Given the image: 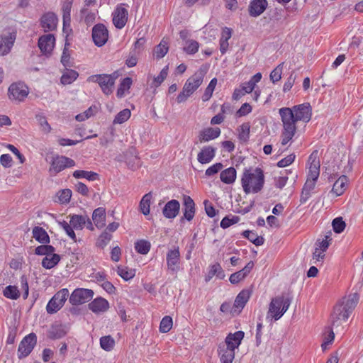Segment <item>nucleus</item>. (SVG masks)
Wrapping results in <instances>:
<instances>
[{
  "mask_svg": "<svg viewBox=\"0 0 363 363\" xmlns=\"http://www.w3.org/2000/svg\"><path fill=\"white\" fill-rule=\"evenodd\" d=\"M283 123L281 132V145H286L294 136L296 131V123H308L312 116V108L309 103L294 106L292 108L284 107L279 110Z\"/></svg>",
  "mask_w": 363,
  "mask_h": 363,
  "instance_id": "nucleus-1",
  "label": "nucleus"
},
{
  "mask_svg": "<svg viewBox=\"0 0 363 363\" xmlns=\"http://www.w3.org/2000/svg\"><path fill=\"white\" fill-rule=\"evenodd\" d=\"M359 299L357 293L350 294L340 299L333 308L330 315V328L338 329L348 320Z\"/></svg>",
  "mask_w": 363,
  "mask_h": 363,
  "instance_id": "nucleus-2",
  "label": "nucleus"
},
{
  "mask_svg": "<svg viewBox=\"0 0 363 363\" xmlns=\"http://www.w3.org/2000/svg\"><path fill=\"white\" fill-rule=\"evenodd\" d=\"M310 164L306 182L302 189L300 202L305 203L311 197V191L314 189L316 181L320 174V160L318 156V151H313L308 158Z\"/></svg>",
  "mask_w": 363,
  "mask_h": 363,
  "instance_id": "nucleus-3",
  "label": "nucleus"
},
{
  "mask_svg": "<svg viewBox=\"0 0 363 363\" xmlns=\"http://www.w3.org/2000/svg\"><path fill=\"white\" fill-rule=\"evenodd\" d=\"M242 186L246 194L257 193L261 191L264 182L263 171L260 168H256L252 172L245 170L242 179Z\"/></svg>",
  "mask_w": 363,
  "mask_h": 363,
  "instance_id": "nucleus-4",
  "label": "nucleus"
},
{
  "mask_svg": "<svg viewBox=\"0 0 363 363\" xmlns=\"http://www.w3.org/2000/svg\"><path fill=\"white\" fill-rule=\"evenodd\" d=\"M205 74L206 70L201 67L186 80L182 91L177 98V103L184 102L201 86Z\"/></svg>",
  "mask_w": 363,
  "mask_h": 363,
  "instance_id": "nucleus-5",
  "label": "nucleus"
},
{
  "mask_svg": "<svg viewBox=\"0 0 363 363\" xmlns=\"http://www.w3.org/2000/svg\"><path fill=\"white\" fill-rule=\"evenodd\" d=\"M291 303V298L284 295L273 298L269 305L267 318H270L274 320H279L287 311Z\"/></svg>",
  "mask_w": 363,
  "mask_h": 363,
  "instance_id": "nucleus-6",
  "label": "nucleus"
},
{
  "mask_svg": "<svg viewBox=\"0 0 363 363\" xmlns=\"http://www.w3.org/2000/svg\"><path fill=\"white\" fill-rule=\"evenodd\" d=\"M117 78L116 73L112 74H96L89 77L88 80L97 82L100 86L102 91L106 95H109L113 92L115 81Z\"/></svg>",
  "mask_w": 363,
  "mask_h": 363,
  "instance_id": "nucleus-7",
  "label": "nucleus"
},
{
  "mask_svg": "<svg viewBox=\"0 0 363 363\" xmlns=\"http://www.w3.org/2000/svg\"><path fill=\"white\" fill-rule=\"evenodd\" d=\"M69 296V291L67 289H62L57 292L54 296L49 301L46 310L50 314H52L58 311L65 304Z\"/></svg>",
  "mask_w": 363,
  "mask_h": 363,
  "instance_id": "nucleus-8",
  "label": "nucleus"
},
{
  "mask_svg": "<svg viewBox=\"0 0 363 363\" xmlns=\"http://www.w3.org/2000/svg\"><path fill=\"white\" fill-rule=\"evenodd\" d=\"M75 165V162L65 156L54 157L50 163L49 172L50 175L55 176L57 173L67 167H72Z\"/></svg>",
  "mask_w": 363,
  "mask_h": 363,
  "instance_id": "nucleus-9",
  "label": "nucleus"
},
{
  "mask_svg": "<svg viewBox=\"0 0 363 363\" xmlns=\"http://www.w3.org/2000/svg\"><path fill=\"white\" fill-rule=\"evenodd\" d=\"M94 296L91 289L79 288L73 291L69 296V301L72 305L76 306L89 302Z\"/></svg>",
  "mask_w": 363,
  "mask_h": 363,
  "instance_id": "nucleus-10",
  "label": "nucleus"
},
{
  "mask_svg": "<svg viewBox=\"0 0 363 363\" xmlns=\"http://www.w3.org/2000/svg\"><path fill=\"white\" fill-rule=\"evenodd\" d=\"M37 337L35 333H30L26 336L20 342L18 349V357L20 359L27 357L33 350L36 345Z\"/></svg>",
  "mask_w": 363,
  "mask_h": 363,
  "instance_id": "nucleus-11",
  "label": "nucleus"
},
{
  "mask_svg": "<svg viewBox=\"0 0 363 363\" xmlns=\"http://www.w3.org/2000/svg\"><path fill=\"white\" fill-rule=\"evenodd\" d=\"M91 35L94 44L98 47H101L108 40V31L104 24L98 23L93 27Z\"/></svg>",
  "mask_w": 363,
  "mask_h": 363,
  "instance_id": "nucleus-12",
  "label": "nucleus"
},
{
  "mask_svg": "<svg viewBox=\"0 0 363 363\" xmlns=\"http://www.w3.org/2000/svg\"><path fill=\"white\" fill-rule=\"evenodd\" d=\"M16 38V32H6L0 36V55L9 54Z\"/></svg>",
  "mask_w": 363,
  "mask_h": 363,
  "instance_id": "nucleus-13",
  "label": "nucleus"
},
{
  "mask_svg": "<svg viewBox=\"0 0 363 363\" xmlns=\"http://www.w3.org/2000/svg\"><path fill=\"white\" fill-rule=\"evenodd\" d=\"M180 252L178 246L169 249L167 253V265L169 270L177 272L179 270Z\"/></svg>",
  "mask_w": 363,
  "mask_h": 363,
  "instance_id": "nucleus-14",
  "label": "nucleus"
},
{
  "mask_svg": "<svg viewBox=\"0 0 363 363\" xmlns=\"http://www.w3.org/2000/svg\"><path fill=\"white\" fill-rule=\"evenodd\" d=\"M69 223L75 230H82L84 227L90 230H94L92 222L86 215L74 214L70 216Z\"/></svg>",
  "mask_w": 363,
  "mask_h": 363,
  "instance_id": "nucleus-15",
  "label": "nucleus"
},
{
  "mask_svg": "<svg viewBox=\"0 0 363 363\" xmlns=\"http://www.w3.org/2000/svg\"><path fill=\"white\" fill-rule=\"evenodd\" d=\"M28 94V87L23 84H12L9 88V97L10 99L21 101Z\"/></svg>",
  "mask_w": 363,
  "mask_h": 363,
  "instance_id": "nucleus-16",
  "label": "nucleus"
},
{
  "mask_svg": "<svg viewBox=\"0 0 363 363\" xmlns=\"http://www.w3.org/2000/svg\"><path fill=\"white\" fill-rule=\"evenodd\" d=\"M128 10L121 5L117 6L113 13V23L118 28H123L128 21Z\"/></svg>",
  "mask_w": 363,
  "mask_h": 363,
  "instance_id": "nucleus-17",
  "label": "nucleus"
},
{
  "mask_svg": "<svg viewBox=\"0 0 363 363\" xmlns=\"http://www.w3.org/2000/svg\"><path fill=\"white\" fill-rule=\"evenodd\" d=\"M55 43V38L52 34L42 35L38 40V47L44 55L50 54Z\"/></svg>",
  "mask_w": 363,
  "mask_h": 363,
  "instance_id": "nucleus-18",
  "label": "nucleus"
},
{
  "mask_svg": "<svg viewBox=\"0 0 363 363\" xmlns=\"http://www.w3.org/2000/svg\"><path fill=\"white\" fill-rule=\"evenodd\" d=\"M57 17L52 12L45 13L40 18V24L45 32L52 31L56 29Z\"/></svg>",
  "mask_w": 363,
  "mask_h": 363,
  "instance_id": "nucleus-19",
  "label": "nucleus"
},
{
  "mask_svg": "<svg viewBox=\"0 0 363 363\" xmlns=\"http://www.w3.org/2000/svg\"><path fill=\"white\" fill-rule=\"evenodd\" d=\"M244 332L237 331L233 334H229L225 338V344L221 346H225V349L232 350L235 352V350L239 347L242 340L244 337Z\"/></svg>",
  "mask_w": 363,
  "mask_h": 363,
  "instance_id": "nucleus-20",
  "label": "nucleus"
},
{
  "mask_svg": "<svg viewBox=\"0 0 363 363\" xmlns=\"http://www.w3.org/2000/svg\"><path fill=\"white\" fill-rule=\"evenodd\" d=\"M180 203L177 200L172 199L168 201L163 208V216L167 218H174L179 214Z\"/></svg>",
  "mask_w": 363,
  "mask_h": 363,
  "instance_id": "nucleus-21",
  "label": "nucleus"
},
{
  "mask_svg": "<svg viewBox=\"0 0 363 363\" xmlns=\"http://www.w3.org/2000/svg\"><path fill=\"white\" fill-rule=\"evenodd\" d=\"M266 0H253L249 6V13L251 16L257 17L261 15L267 6Z\"/></svg>",
  "mask_w": 363,
  "mask_h": 363,
  "instance_id": "nucleus-22",
  "label": "nucleus"
},
{
  "mask_svg": "<svg viewBox=\"0 0 363 363\" xmlns=\"http://www.w3.org/2000/svg\"><path fill=\"white\" fill-rule=\"evenodd\" d=\"M216 148L211 146L203 147L198 154L197 160L201 164L209 163L215 157Z\"/></svg>",
  "mask_w": 363,
  "mask_h": 363,
  "instance_id": "nucleus-23",
  "label": "nucleus"
},
{
  "mask_svg": "<svg viewBox=\"0 0 363 363\" xmlns=\"http://www.w3.org/2000/svg\"><path fill=\"white\" fill-rule=\"evenodd\" d=\"M220 134L219 128H208L199 133V139L200 143L208 142L217 138Z\"/></svg>",
  "mask_w": 363,
  "mask_h": 363,
  "instance_id": "nucleus-24",
  "label": "nucleus"
},
{
  "mask_svg": "<svg viewBox=\"0 0 363 363\" xmlns=\"http://www.w3.org/2000/svg\"><path fill=\"white\" fill-rule=\"evenodd\" d=\"M184 217L189 221L191 220L195 214V203L194 200L189 196L184 195Z\"/></svg>",
  "mask_w": 363,
  "mask_h": 363,
  "instance_id": "nucleus-25",
  "label": "nucleus"
},
{
  "mask_svg": "<svg viewBox=\"0 0 363 363\" xmlns=\"http://www.w3.org/2000/svg\"><path fill=\"white\" fill-rule=\"evenodd\" d=\"M89 309L95 313L106 311L109 308L108 302L103 298H96L89 303Z\"/></svg>",
  "mask_w": 363,
  "mask_h": 363,
  "instance_id": "nucleus-26",
  "label": "nucleus"
},
{
  "mask_svg": "<svg viewBox=\"0 0 363 363\" xmlns=\"http://www.w3.org/2000/svg\"><path fill=\"white\" fill-rule=\"evenodd\" d=\"M72 6V0H65L62 5V20L63 30H65L70 27L71 23V9Z\"/></svg>",
  "mask_w": 363,
  "mask_h": 363,
  "instance_id": "nucleus-27",
  "label": "nucleus"
},
{
  "mask_svg": "<svg viewBox=\"0 0 363 363\" xmlns=\"http://www.w3.org/2000/svg\"><path fill=\"white\" fill-rule=\"evenodd\" d=\"M92 220L98 228H102L106 225V211L102 207L95 209L92 214Z\"/></svg>",
  "mask_w": 363,
  "mask_h": 363,
  "instance_id": "nucleus-28",
  "label": "nucleus"
},
{
  "mask_svg": "<svg viewBox=\"0 0 363 363\" xmlns=\"http://www.w3.org/2000/svg\"><path fill=\"white\" fill-rule=\"evenodd\" d=\"M251 295V291L248 289L242 290L236 296L234 302V308L239 309V313L245 307Z\"/></svg>",
  "mask_w": 363,
  "mask_h": 363,
  "instance_id": "nucleus-29",
  "label": "nucleus"
},
{
  "mask_svg": "<svg viewBox=\"0 0 363 363\" xmlns=\"http://www.w3.org/2000/svg\"><path fill=\"white\" fill-rule=\"evenodd\" d=\"M348 179L345 175H342L335 181L333 184L332 192L337 196L342 195L346 190Z\"/></svg>",
  "mask_w": 363,
  "mask_h": 363,
  "instance_id": "nucleus-30",
  "label": "nucleus"
},
{
  "mask_svg": "<svg viewBox=\"0 0 363 363\" xmlns=\"http://www.w3.org/2000/svg\"><path fill=\"white\" fill-rule=\"evenodd\" d=\"M220 180L225 184H233L236 179V170L234 167H229L222 171L220 174Z\"/></svg>",
  "mask_w": 363,
  "mask_h": 363,
  "instance_id": "nucleus-31",
  "label": "nucleus"
},
{
  "mask_svg": "<svg viewBox=\"0 0 363 363\" xmlns=\"http://www.w3.org/2000/svg\"><path fill=\"white\" fill-rule=\"evenodd\" d=\"M215 275L220 279H223L225 277L223 270L218 263H216L210 267L208 274L205 277L206 281H209Z\"/></svg>",
  "mask_w": 363,
  "mask_h": 363,
  "instance_id": "nucleus-32",
  "label": "nucleus"
},
{
  "mask_svg": "<svg viewBox=\"0 0 363 363\" xmlns=\"http://www.w3.org/2000/svg\"><path fill=\"white\" fill-rule=\"evenodd\" d=\"M218 353L220 356L221 363H232L235 358V352L232 350L225 349V346H219Z\"/></svg>",
  "mask_w": 363,
  "mask_h": 363,
  "instance_id": "nucleus-33",
  "label": "nucleus"
},
{
  "mask_svg": "<svg viewBox=\"0 0 363 363\" xmlns=\"http://www.w3.org/2000/svg\"><path fill=\"white\" fill-rule=\"evenodd\" d=\"M33 238L40 243H48L50 238L47 232L41 227H35L33 229Z\"/></svg>",
  "mask_w": 363,
  "mask_h": 363,
  "instance_id": "nucleus-34",
  "label": "nucleus"
},
{
  "mask_svg": "<svg viewBox=\"0 0 363 363\" xmlns=\"http://www.w3.org/2000/svg\"><path fill=\"white\" fill-rule=\"evenodd\" d=\"M73 177L76 179L85 178L89 181L99 179V174L91 171L76 170L73 172Z\"/></svg>",
  "mask_w": 363,
  "mask_h": 363,
  "instance_id": "nucleus-35",
  "label": "nucleus"
},
{
  "mask_svg": "<svg viewBox=\"0 0 363 363\" xmlns=\"http://www.w3.org/2000/svg\"><path fill=\"white\" fill-rule=\"evenodd\" d=\"M152 198V194L150 192V193L144 195L140 202V211L145 216H147L150 213V202H151Z\"/></svg>",
  "mask_w": 363,
  "mask_h": 363,
  "instance_id": "nucleus-36",
  "label": "nucleus"
},
{
  "mask_svg": "<svg viewBox=\"0 0 363 363\" xmlns=\"http://www.w3.org/2000/svg\"><path fill=\"white\" fill-rule=\"evenodd\" d=\"M168 50V42L163 38L160 43L155 48L154 55L157 59H161L167 53Z\"/></svg>",
  "mask_w": 363,
  "mask_h": 363,
  "instance_id": "nucleus-37",
  "label": "nucleus"
},
{
  "mask_svg": "<svg viewBox=\"0 0 363 363\" xmlns=\"http://www.w3.org/2000/svg\"><path fill=\"white\" fill-rule=\"evenodd\" d=\"M77 71L67 69L61 77V82L63 84H70L78 77Z\"/></svg>",
  "mask_w": 363,
  "mask_h": 363,
  "instance_id": "nucleus-38",
  "label": "nucleus"
},
{
  "mask_svg": "<svg viewBox=\"0 0 363 363\" xmlns=\"http://www.w3.org/2000/svg\"><path fill=\"white\" fill-rule=\"evenodd\" d=\"M244 238L248 239L250 242L255 244L256 246H260L264 243V238L261 236H258L256 233L250 230H245L242 233Z\"/></svg>",
  "mask_w": 363,
  "mask_h": 363,
  "instance_id": "nucleus-39",
  "label": "nucleus"
},
{
  "mask_svg": "<svg viewBox=\"0 0 363 363\" xmlns=\"http://www.w3.org/2000/svg\"><path fill=\"white\" fill-rule=\"evenodd\" d=\"M60 260V257L57 254H52V256L49 258L45 257L43 259L42 266L48 269H52L58 264Z\"/></svg>",
  "mask_w": 363,
  "mask_h": 363,
  "instance_id": "nucleus-40",
  "label": "nucleus"
},
{
  "mask_svg": "<svg viewBox=\"0 0 363 363\" xmlns=\"http://www.w3.org/2000/svg\"><path fill=\"white\" fill-rule=\"evenodd\" d=\"M3 294L5 297L16 300L20 297V292L17 286L9 285L7 286L3 291Z\"/></svg>",
  "mask_w": 363,
  "mask_h": 363,
  "instance_id": "nucleus-41",
  "label": "nucleus"
},
{
  "mask_svg": "<svg viewBox=\"0 0 363 363\" xmlns=\"http://www.w3.org/2000/svg\"><path fill=\"white\" fill-rule=\"evenodd\" d=\"M150 242L145 240H138L135 243V249L139 254L146 255L150 250Z\"/></svg>",
  "mask_w": 363,
  "mask_h": 363,
  "instance_id": "nucleus-42",
  "label": "nucleus"
},
{
  "mask_svg": "<svg viewBox=\"0 0 363 363\" xmlns=\"http://www.w3.org/2000/svg\"><path fill=\"white\" fill-rule=\"evenodd\" d=\"M100 345L103 350L111 351L115 345V340L111 335L104 336L100 338Z\"/></svg>",
  "mask_w": 363,
  "mask_h": 363,
  "instance_id": "nucleus-43",
  "label": "nucleus"
},
{
  "mask_svg": "<svg viewBox=\"0 0 363 363\" xmlns=\"http://www.w3.org/2000/svg\"><path fill=\"white\" fill-rule=\"evenodd\" d=\"M131 116V112L129 109L125 108L120 111L115 117L113 124H122L128 121Z\"/></svg>",
  "mask_w": 363,
  "mask_h": 363,
  "instance_id": "nucleus-44",
  "label": "nucleus"
},
{
  "mask_svg": "<svg viewBox=\"0 0 363 363\" xmlns=\"http://www.w3.org/2000/svg\"><path fill=\"white\" fill-rule=\"evenodd\" d=\"M199 44L194 40H186L183 48L184 51L189 55L195 54L198 52Z\"/></svg>",
  "mask_w": 363,
  "mask_h": 363,
  "instance_id": "nucleus-45",
  "label": "nucleus"
},
{
  "mask_svg": "<svg viewBox=\"0 0 363 363\" xmlns=\"http://www.w3.org/2000/svg\"><path fill=\"white\" fill-rule=\"evenodd\" d=\"M216 84H217V79L216 78L212 79L202 96L203 101H207L211 98Z\"/></svg>",
  "mask_w": 363,
  "mask_h": 363,
  "instance_id": "nucleus-46",
  "label": "nucleus"
},
{
  "mask_svg": "<svg viewBox=\"0 0 363 363\" xmlns=\"http://www.w3.org/2000/svg\"><path fill=\"white\" fill-rule=\"evenodd\" d=\"M250 126L249 123H245L242 124L238 129V138L242 142L247 141L250 137Z\"/></svg>",
  "mask_w": 363,
  "mask_h": 363,
  "instance_id": "nucleus-47",
  "label": "nucleus"
},
{
  "mask_svg": "<svg viewBox=\"0 0 363 363\" xmlns=\"http://www.w3.org/2000/svg\"><path fill=\"white\" fill-rule=\"evenodd\" d=\"M172 318L170 316H164L160 324V331L162 333H168L172 328Z\"/></svg>",
  "mask_w": 363,
  "mask_h": 363,
  "instance_id": "nucleus-48",
  "label": "nucleus"
},
{
  "mask_svg": "<svg viewBox=\"0 0 363 363\" xmlns=\"http://www.w3.org/2000/svg\"><path fill=\"white\" fill-rule=\"evenodd\" d=\"M331 233L330 232L328 235H325L324 238L321 240H318L315 242V247L319 248L320 250L325 252L328 248L330 242L332 241V238H330Z\"/></svg>",
  "mask_w": 363,
  "mask_h": 363,
  "instance_id": "nucleus-49",
  "label": "nucleus"
},
{
  "mask_svg": "<svg viewBox=\"0 0 363 363\" xmlns=\"http://www.w3.org/2000/svg\"><path fill=\"white\" fill-rule=\"evenodd\" d=\"M132 79L130 77L124 78L120 84L117 90V96L121 98L124 96L125 90L130 89Z\"/></svg>",
  "mask_w": 363,
  "mask_h": 363,
  "instance_id": "nucleus-50",
  "label": "nucleus"
},
{
  "mask_svg": "<svg viewBox=\"0 0 363 363\" xmlns=\"http://www.w3.org/2000/svg\"><path fill=\"white\" fill-rule=\"evenodd\" d=\"M117 273L125 281L132 279L135 276V270L128 269L127 267L121 266L118 267Z\"/></svg>",
  "mask_w": 363,
  "mask_h": 363,
  "instance_id": "nucleus-51",
  "label": "nucleus"
},
{
  "mask_svg": "<svg viewBox=\"0 0 363 363\" xmlns=\"http://www.w3.org/2000/svg\"><path fill=\"white\" fill-rule=\"evenodd\" d=\"M54 252L55 247L48 245H40L35 250V253L38 255H49L53 254Z\"/></svg>",
  "mask_w": 363,
  "mask_h": 363,
  "instance_id": "nucleus-52",
  "label": "nucleus"
},
{
  "mask_svg": "<svg viewBox=\"0 0 363 363\" xmlns=\"http://www.w3.org/2000/svg\"><path fill=\"white\" fill-rule=\"evenodd\" d=\"M60 226L66 232L67 235L74 241H76V235L73 230V227L67 221H59Z\"/></svg>",
  "mask_w": 363,
  "mask_h": 363,
  "instance_id": "nucleus-53",
  "label": "nucleus"
},
{
  "mask_svg": "<svg viewBox=\"0 0 363 363\" xmlns=\"http://www.w3.org/2000/svg\"><path fill=\"white\" fill-rule=\"evenodd\" d=\"M334 231L336 233H341L345 228L346 224L342 217H337L332 223Z\"/></svg>",
  "mask_w": 363,
  "mask_h": 363,
  "instance_id": "nucleus-54",
  "label": "nucleus"
},
{
  "mask_svg": "<svg viewBox=\"0 0 363 363\" xmlns=\"http://www.w3.org/2000/svg\"><path fill=\"white\" fill-rule=\"evenodd\" d=\"M284 62L279 64L270 74V79L273 83L279 82L281 78Z\"/></svg>",
  "mask_w": 363,
  "mask_h": 363,
  "instance_id": "nucleus-55",
  "label": "nucleus"
},
{
  "mask_svg": "<svg viewBox=\"0 0 363 363\" xmlns=\"http://www.w3.org/2000/svg\"><path fill=\"white\" fill-rule=\"evenodd\" d=\"M72 197V191L68 189L61 190L58 193V199L60 203H69Z\"/></svg>",
  "mask_w": 363,
  "mask_h": 363,
  "instance_id": "nucleus-56",
  "label": "nucleus"
},
{
  "mask_svg": "<svg viewBox=\"0 0 363 363\" xmlns=\"http://www.w3.org/2000/svg\"><path fill=\"white\" fill-rule=\"evenodd\" d=\"M240 220V218L236 216H233L231 218L226 216L223 218L220 222V227L223 228H227L231 225L237 223Z\"/></svg>",
  "mask_w": 363,
  "mask_h": 363,
  "instance_id": "nucleus-57",
  "label": "nucleus"
},
{
  "mask_svg": "<svg viewBox=\"0 0 363 363\" xmlns=\"http://www.w3.org/2000/svg\"><path fill=\"white\" fill-rule=\"evenodd\" d=\"M168 74V66L164 67L159 74V75L154 78V83L156 87L159 86L163 81L166 79Z\"/></svg>",
  "mask_w": 363,
  "mask_h": 363,
  "instance_id": "nucleus-58",
  "label": "nucleus"
},
{
  "mask_svg": "<svg viewBox=\"0 0 363 363\" xmlns=\"http://www.w3.org/2000/svg\"><path fill=\"white\" fill-rule=\"evenodd\" d=\"M111 235L107 232H104L99 237L97 245L99 247L104 248L111 240Z\"/></svg>",
  "mask_w": 363,
  "mask_h": 363,
  "instance_id": "nucleus-59",
  "label": "nucleus"
},
{
  "mask_svg": "<svg viewBox=\"0 0 363 363\" xmlns=\"http://www.w3.org/2000/svg\"><path fill=\"white\" fill-rule=\"evenodd\" d=\"M246 277L247 275L242 270H240L232 274L229 278V280L231 284H235L243 280Z\"/></svg>",
  "mask_w": 363,
  "mask_h": 363,
  "instance_id": "nucleus-60",
  "label": "nucleus"
},
{
  "mask_svg": "<svg viewBox=\"0 0 363 363\" xmlns=\"http://www.w3.org/2000/svg\"><path fill=\"white\" fill-rule=\"evenodd\" d=\"M223 167V165L222 163H220V162L216 163V164H213L212 166H211L210 167H208L206 170L205 174L208 177L213 176L214 174H217L219 171H220Z\"/></svg>",
  "mask_w": 363,
  "mask_h": 363,
  "instance_id": "nucleus-61",
  "label": "nucleus"
},
{
  "mask_svg": "<svg viewBox=\"0 0 363 363\" xmlns=\"http://www.w3.org/2000/svg\"><path fill=\"white\" fill-rule=\"evenodd\" d=\"M296 79V75L295 74L294 72H292L291 73V74L289 75V78L287 79V81L284 83V85L283 87V91L284 92L289 91L292 88Z\"/></svg>",
  "mask_w": 363,
  "mask_h": 363,
  "instance_id": "nucleus-62",
  "label": "nucleus"
},
{
  "mask_svg": "<svg viewBox=\"0 0 363 363\" xmlns=\"http://www.w3.org/2000/svg\"><path fill=\"white\" fill-rule=\"evenodd\" d=\"M252 111V107L248 103L243 104L241 107L236 112V115L238 117L246 116Z\"/></svg>",
  "mask_w": 363,
  "mask_h": 363,
  "instance_id": "nucleus-63",
  "label": "nucleus"
},
{
  "mask_svg": "<svg viewBox=\"0 0 363 363\" xmlns=\"http://www.w3.org/2000/svg\"><path fill=\"white\" fill-rule=\"evenodd\" d=\"M138 62V57L136 51H131L128 59L125 61V64L128 67H135Z\"/></svg>",
  "mask_w": 363,
  "mask_h": 363,
  "instance_id": "nucleus-64",
  "label": "nucleus"
}]
</instances>
